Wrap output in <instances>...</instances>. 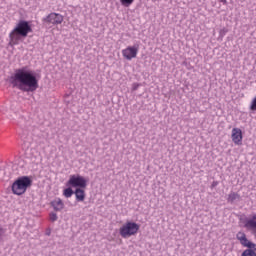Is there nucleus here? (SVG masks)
Listing matches in <instances>:
<instances>
[{
    "mask_svg": "<svg viewBox=\"0 0 256 256\" xmlns=\"http://www.w3.org/2000/svg\"><path fill=\"white\" fill-rule=\"evenodd\" d=\"M9 83L13 89H18L22 93H35L39 89L37 72L29 68V66L14 70V73L9 78Z\"/></svg>",
    "mask_w": 256,
    "mask_h": 256,
    "instance_id": "nucleus-1",
    "label": "nucleus"
},
{
    "mask_svg": "<svg viewBox=\"0 0 256 256\" xmlns=\"http://www.w3.org/2000/svg\"><path fill=\"white\" fill-rule=\"evenodd\" d=\"M29 33H33L31 23H29L27 20H20L9 34L10 47L19 45V42L23 41V39H25Z\"/></svg>",
    "mask_w": 256,
    "mask_h": 256,
    "instance_id": "nucleus-2",
    "label": "nucleus"
},
{
    "mask_svg": "<svg viewBox=\"0 0 256 256\" xmlns=\"http://www.w3.org/2000/svg\"><path fill=\"white\" fill-rule=\"evenodd\" d=\"M66 187L63 190V195L66 199L73 197V187L76 189H85L87 187V180L81 175H70L69 180L66 182Z\"/></svg>",
    "mask_w": 256,
    "mask_h": 256,
    "instance_id": "nucleus-3",
    "label": "nucleus"
},
{
    "mask_svg": "<svg viewBox=\"0 0 256 256\" xmlns=\"http://www.w3.org/2000/svg\"><path fill=\"white\" fill-rule=\"evenodd\" d=\"M31 185H33V179L30 176L18 177L12 184V193L19 196L25 195Z\"/></svg>",
    "mask_w": 256,
    "mask_h": 256,
    "instance_id": "nucleus-4",
    "label": "nucleus"
},
{
    "mask_svg": "<svg viewBox=\"0 0 256 256\" xmlns=\"http://www.w3.org/2000/svg\"><path fill=\"white\" fill-rule=\"evenodd\" d=\"M140 226L135 222H126L119 229L120 236L123 239H129V237H133V235H137L139 233Z\"/></svg>",
    "mask_w": 256,
    "mask_h": 256,
    "instance_id": "nucleus-5",
    "label": "nucleus"
},
{
    "mask_svg": "<svg viewBox=\"0 0 256 256\" xmlns=\"http://www.w3.org/2000/svg\"><path fill=\"white\" fill-rule=\"evenodd\" d=\"M44 25H61L63 23V15L52 12L42 19Z\"/></svg>",
    "mask_w": 256,
    "mask_h": 256,
    "instance_id": "nucleus-6",
    "label": "nucleus"
},
{
    "mask_svg": "<svg viewBox=\"0 0 256 256\" xmlns=\"http://www.w3.org/2000/svg\"><path fill=\"white\" fill-rule=\"evenodd\" d=\"M137 53H139V44L128 46L126 49L122 50L123 57L128 61L135 59V57H137Z\"/></svg>",
    "mask_w": 256,
    "mask_h": 256,
    "instance_id": "nucleus-7",
    "label": "nucleus"
},
{
    "mask_svg": "<svg viewBox=\"0 0 256 256\" xmlns=\"http://www.w3.org/2000/svg\"><path fill=\"white\" fill-rule=\"evenodd\" d=\"M232 141L235 145L243 143V132L239 128L232 129Z\"/></svg>",
    "mask_w": 256,
    "mask_h": 256,
    "instance_id": "nucleus-8",
    "label": "nucleus"
},
{
    "mask_svg": "<svg viewBox=\"0 0 256 256\" xmlns=\"http://www.w3.org/2000/svg\"><path fill=\"white\" fill-rule=\"evenodd\" d=\"M245 227L253 231L256 237V214H253L248 220H246Z\"/></svg>",
    "mask_w": 256,
    "mask_h": 256,
    "instance_id": "nucleus-9",
    "label": "nucleus"
},
{
    "mask_svg": "<svg viewBox=\"0 0 256 256\" xmlns=\"http://www.w3.org/2000/svg\"><path fill=\"white\" fill-rule=\"evenodd\" d=\"M51 207H53L54 211H63L65 209V203L61 198H56L50 202Z\"/></svg>",
    "mask_w": 256,
    "mask_h": 256,
    "instance_id": "nucleus-10",
    "label": "nucleus"
},
{
    "mask_svg": "<svg viewBox=\"0 0 256 256\" xmlns=\"http://www.w3.org/2000/svg\"><path fill=\"white\" fill-rule=\"evenodd\" d=\"M85 188H76L73 195L76 197L78 203H83L85 201Z\"/></svg>",
    "mask_w": 256,
    "mask_h": 256,
    "instance_id": "nucleus-11",
    "label": "nucleus"
},
{
    "mask_svg": "<svg viewBox=\"0 0 256 256\" xmlns=\"http://www.w3.org/2000/svg\"><path fill=\"white\" fill-rule=\"evenodd\" d=\"M228 203H235L236 201H241V195L236 192H230L227 198Z\"/></svg>",
    "mask_w": 256,
    "mask_h": 256,
    "instance_id": "nucleus-12",
    "label": "nucleus"
},
{
    "mask_svg": "<svg viewBox=\"0 0 256 256\" xmlns=\"http://www.w3.org/2000/svg\"><path fill=\"white\" fill-rule=\"evenodd\" d=\"M240 244L242 245V247H247L248 249H255L256 244L249 241V239L244 238L243 240H240Z\"/></svg>",
    "mask_w": 256,
    "mask_h": 256,
    "instance_id": "nucleus-13",
    "label": "nucleus"
},
{
    "mask_svg": "<svg viewBox=\"0 0 256 256\" xmlns=\"http://www.w3.org/2000/svg\"><path fill=\"white\" fill-rule=\"evenodd\" d=\"M241 256H256L255 250L253 248H248L243 251Z\"/></svg>",
    "mask_w": 256,
    "mask_h": 256,
    "instance_id": "nucleus-14",
    "label": "nucleus"
},
{
    "mask_svg": "<svg viewBox=\"0 0 256 256\" xmlns=\"http://www.w3.org/2000/svg\"><path fill=\"white\" fill-rule=\"evenodd\" d=\"M245 238H247V234H245V232L240 231V232H238V233L236 234V239H237L239 242H241V241L244 240Z\"/></svg>",
    "mask_w": 256,
    "mask_h": 256,
    "instance_id": "nucleus-15",
    "label": "nucleus"
},
{
    "mask_svg": "<svg viewBox=\"0 0 256 256\" xmlns=\"http://www.w3.org/2000/svg\"><path fill=\"white\" fill-rule=\"evenodd\" d=\"M134 1L135 0H120V3L123 5V7H131Z\"/></svg>",
    "mask_w": 256,
    "mask_h": 256,
    "instance_id": "nucleus-16",
    "label": "nucleus"
},
{
    "mask_svg": "<svg viewBox=\"0 0 256 256\" xmlns=\"http://www.w3.org/2000/svg\"><path fill=\"white\" fill-rule=\"evenodd\" d=\"M5 233H7V229L0 225V241H3V237H5Z\"/></svg>",
    "mask_w": 256,
    "mask_h": 256,
    "instance_id": "nucleus-17",
    "label": "nucleus"
},
{
    "mask_svg": "<svg viewBox=\"0 0 256 256\" xmlns=\"http://www.w3.org/2000/svg\"><path fill=\"white\" fill-rule=\"evenodd\" d=\"M50 221H52L54 223V221H57V219H59V217L57 216V213L55 212H51L50 215Z\"/></svg>",
    "mask_w": 256,
    "mask_h": 256,
    "instance_id": "nucleus-18",
    "label": "nucleus"
},
{
    "mask_svg": "<svg viewBox=\"0 0 256 256\" xmlns=\"http://www.w3.org/2000/svg\"><path fill=\"white\" fill-rule=\"evenodd\" d=\"M132 89H133L134 91H137V89H139V84L134 83L133 86H132Z\"/></svg>",
    "mask_w": 256,
    "mask_h": 256,
    "instance_id": "nucleus-19",
    "label": "nucleus"
},
{
    "mask_svg": "<svg viewBox=\"0 0 256 256\" xmlns=\"http://www.w3.org/2000/svg\"><path fill=\"white\" fill-rule=\"evenodd\" d=\"M225 33H227V29H225V28L220 31L221 35H225Z\"/></svg>",
    "mask_w": 256,
    "mask_h": 256,
    "instance_id": "nucleus-20",
    "label": "nucleus"
},
{
    "mask_svg": "<svg viewBox=\"0 0 256 256\" xmlns=\"http://www.w3.org/2000/svg\"><path fill=\"white\" fill-rule=\"evenodd\" d=\"M220 3H223V5H227V0H219Z\"/></svg>",
    "mask_w": 256,
    "mask_h": 256,
    "instance_id": "nucleus-21",
    "label": "nucleus"
}]
</instances>
